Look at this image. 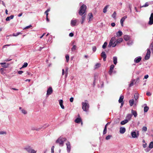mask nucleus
<instances>
[{"label": "nucleus", "mask_w": 153, "mask_h": 153, "mask_svg": "<svg viewBox=\"0 0 153 153\" xmlns=\"http://www.w3.org/2000/svg\"><path fill=\"white\" fill-rule=\"evenodd\" d=\"M86 10V6L84 4H83L80 8V10L79 12V14L80 15H82L85 13Z\"/></svg>", "instance_id": "nucleus-1"}, {"label": "nucleus", "mask_w": 153, "mask_h": 153, "mask_svg": "<svg viewBox=\"0 0 153 153\" xmlns=\"http://www.w3.org/2000/svg\"><path fill=\"white\" fill-rule=\"evenodd\" d=\"M65 138H59L56 141V143H59L60 146H62L63 145L64 141H65Z\"/></svg>", "instance_id": "nucleus-2"}, {"label": "nucleus", "mask_w": 153, "mask_h": 153, "mask_svg": "<svg viewBox=\"0 0 153 153\" xmlns=\"http://www.w3.org/2000/svg\"><path fill=\"white\" fill-rule=\"evenodd\" d=\"M123 41V39L122 38H120L118 39L116 41H114L113 44V47H115L117 44L120 43Z\"/></svg>", "instance_id": "nucleus-3"}, {"label": "nucleus", "mask_w": 153, "mask_h": 153, "mask_svg": "<svg viewBox=\"0 0 153 153\" xmlns=\"http://www.w3.org/2000/svg\"><path fill=\"white\" fill-rule=\"evenodd\" d=\"M116 40V37H112L110 40L109 42V45H108V47H110L112 45L113 46L114 42Z\"/></svg>", "instance_id": "nucleus-4"}, {"label": "nucleus", "mask_w": 153, "mask_h": 153, "mask_svg": "<svg viewBox=\"0 0 153 153\" xmlns=\"http://www.w3.org/2000/svg\"><path fill=\"white\" fill-rule=\"evenodd\" d=\"M53 90L51 87H49L47 91L46 97H48L49 95L53 93Z\"/></svg>", "instance_id": "nucleus-5"}, {"label": "nucleus", "mask_w": 153, "mask_h": 153, "mask_svg": "<svg viewBox=\"0 0 153 153\" xmlns=\"http://www.w3.org/2000/svg\"><path fill=\"white\" fill-rule=\"evenodd\" d=\"M150 53L151 52L150 49H147V52L145 57V59L146 60H148L150 56Z\"/></svg>", "instance_id": "nucleus-6"}, {"label": "nucleus", "mask_w": 153, "mask_h": 153, "mask_svg": "<svg viewBox=\"0 0 153 153\" xmlns=\"http://www.w3.org/2000/svg\"><path fill=\"white\" fill-rule=\"evenodd\" d=\"M124 98V97L123 96L121 95L120 96V98L119 100H118L119 102V103H121V107L124 104V102H123V100Z\"/></svg>", "instance_id": "nucleus-7"}, {"label": "nucleus", "mask_w": 153, "mask_h": 153, "mask_svg": "<svg viewBox=\"0 0 153 153\" xmlns=\"http://www.w3.org/2000/svg\"><path fill=\"white\" fill-rule=\"evenodd\" d=\"M148 24L149 25H152L153 24V13L151 14Z\"/></svg>", "instance_id": "nucleus-8"}, {"label": "nucleus", "mask_w": 153, "mask_h": 153, "mask_svg": "<svg viewBox=\"0 0 153 153\" xmlns=\"http://www.w3.org/2000/svg\"><path fill=\"white\" fill-rule=\"evenodd\" d=\"M66 145L67 146V151L69 152H70L71 149V146L70 142H68L67 143H66Z\"/></svg>", "instance_id": "nucleus-9"}, {"label": "nucleus", "mask_w": 153, "mask_h": 153, "mask_svg": "<svg viewBox=\"0 0 153 153\" xmlns=\"http://www.w3.org/2000/svg\"><path fill=\"white\" fill-rule=\"evenodd\" d=\"M93 14L92 13H90L88 14V19L89 20L88 22H89L90 21H91L93 20Z\"/></svg>", "instance_id": "nucleus-10"}, {"label": "nucleus", "mask_w": 153, "mask_h": 153, "mask_svg": "<svg viewBox=\"0 0 153 153\" xmlns=\"http://www.w3.org/2000/svg\"><path fill=\"white\" fill-rule=\"evenodd\" d=\"M142 58L140 56H138L136 58L134 59V62L136 63H138L141 60Z\"/></svg>", "instance_id": "nucleus-11"}, {"label": "nucleus", "mask_w": 153, "mask_h": 153, "mask_svg": "<svg viewBox=\"0 0 153 153\" xmlns=\"http://www.w3.org/2000/svg\"><path fill=\"white\" fill-rule=\"evenodd\" d=\"M75 122L76 123H79L81 122V124L82 125V122L81 119L80 118H77L75 120Z\"/></svg>", "instance_id": "nucleus-12"}, {"label": "nucleus", "mask_w": 153, "mask_h": 153, "mask_svg": "<svg viewBox=\"0 0 153 153\" xmlns=\"http://www.w3.org/2000/svg\"><path fill=\"white\" fill-rule=\"evenodd\" d=\"M82 109L85 111H86V101L82 102Z\"/></svg>", "instance_id": "nucleus-13"}, {"label": "nucleus", "mask_w": 153, "mask_h": 153, "mask_svg": "<svg viewBox=\"0 0 153 153\" xmlns=\"http://www.w3.org/2000/svg\"><path fill=\"white\" fill-rule=\"evenodd\" d=\"M126 128L124 127H121L120 129V132L121 134H124L126 131Z\"/></svg>", "instance_id": "nucleus-14"}, {"label": "nucleus", "mask_w": 153, "mask_h": 153, "mask_svg": "<svg viewBox=\"0 0 153 153\" xmlns=\"http://www.w3.org/2000/svg\"><path fill=\"white\" fill-rule=\"evenodd\" d=\"M77 21L76 19H75L74 20H72L71 21V25L72 26H75L76 25V23Z\"/></svg>", "instance_id": "nucleus-15"}, {"label": "nucleus", "mask_w": 153, "mask_h": 153, "mask_svg": "<svg viewBox=\"0 0 153 153\" xmlns=\"http://www.w3.org/2000/svg\"><path fill=\"white\" fill-rule=\"evenodd\" d=\"M114 67V65H111L110 66V69L109 72V73L110 75L111 74Z\"/></svg>", "instance_id": "nucleus-16"}, {"label": "nucleus", "mask_w": 153, "mask_h": 153, "mask_svg": "<svg viewBox=\"0 0 153 153\" xmlns=\"http://www.w3.org/2000/svg\"><path fill=\"white\" fill-rule=\"evenodd\" d=\"M59 105H60L61 108L64 109L65 108L64 106L63 105V101L62 100H59Z\"/></svg>", "instance_id": "nucleus-17"}, {"label": "nucleus", "mask_w": 153, "mask_h": 153, "mask_svg": "<svg viewBox=\"0 0 153 153\" xmlns=\"http://www.w3.org/2000/svg\"><path fill=\"white\" fill-rule=\"evenodd\" d=\"M0 64L2 65V66L4 68H6L8 67V64H6L5 62H1L0 63Z\"/></svg>", "instance_id": "nucleus-18"}, {"label": "nucleus", "mask_w": 153, "mask_h": 153, "mask_svg": "<svg viewBox=\"0 0 153 153\" xmlns=\"http://www.w3.org/2000/svg\"><path fill=\"white\" fill-rule=\"evenodd\" d=\"M131 112L132 115H134V117H136L137 116V111H136L132 109Z\"/></svg>", "instance_id": "nucleus-19"}, {"label": "nucleus", "mask_w": 153, "mask_h": 153, "mask_svg": "<svg viewBox=\"0 0 153 153\" xmlns=\"http://www.w3.org/2000/svg\"><path fill=\"white\" fill-rule=\"evenodd\" d=\"M131 136L133 138H137V136L136 135V133L135 131H133L131 133Z\"/></svg>", "instance_id": "nucleus-20"}, {"label": "nucleus", "mask_w": 153, "mask_h": 153, "mask_svg": "<svg viewBox=\"0 0 153 153\" xmlns=\"http://www.w3.org/2000/svg\"><path fill=\"white\" fill-rule=\"evenodd\" d=\"M132 114H128L127 115L126 118V119L128 120V121L130 120L132 117Z\"/></svg>", "instance_id": "nucleus-21"}, {"label": "nucleus", "mask_w": 153, "mask_h": 153, "mask_svg": "<svg viewBox=\"0 0 153 153\" xmlns=\"http://www.w3.org/2000/svg\"><path fill=\"white\" fill-rule=\"evenodd\" d=\"M114 64L116 65L117 63V57L116 56H114L113 57Z\"/></svg>", "instance_id": "nucleus-22"}, {"label": "nucleus", "mask_w": 153, "mask_h": 153, "mask_svg": "<svg viewBox=\"0 0 153 153\" xmlns=\"http://www.w3.org/2000/svg\"><path fill=\"white\" fill-rule=\"evenodd\" d=\"M13 17L14 16L12 15L10 16L7 17L6 19V21H9L10 20V19H13Z\"/></svg>", "instance_id": "nucleus-23"}, {"label": "nucleus", "mask_w": 153, "mask_h": 153, "mask_svg": "<svg viewBox=\"0 0 153 153\" xmlns=\"http://www.w3.org/2000/svg\"><path fill=\"white\" fill-rule=\"evenodd\" d=\"M128 122V120L126 119L122 121L120 123V124L121 125H124L127 123Z\"/></svg>", "instance_id": "nucleus-24"}, {"label": "nucleus", "mask_w": 153, "mask_h": 153, "mask_svg": "<svg viewBox=\"0 0 153 153\" xmlns=\"http://www.w3.org/2000/svg\"><path fill=\"white\" fill-rule=\"evenodd\" d=\"M122 32L121 31H119L116 33L117 36L120 37L122 35Z\"/></svg>", "instance_id": "nucleus-25"}, {"label": "nucleus", "mask_w": 153, "mask_h": 153, "mask_svg": "<svg viewBox=\"0 0 153 153\" xmlns=\"http://www.w3.org/2000/svg\"><path fill=\"white\" fill-rule=\"evenodd\" d=\"M25 149L28 152L30 153L32 149L30 146H28L25 148Z\"/></svg>", "instance_id": "nucleus-26"}, {"label": "nucleus", "mask_w": 153, "mask_h": 153, "mask_svg": "<svg viewBox=\"0 0 153 153\" xmlns=\"http://www.w3.org/2000/svg\"><path fill=\"white\" fill-rule=\"evenodd\" d=\"M129 103L130 105L131 106H132L134 104V100L133 99L131 100H129Z\"/></svg>", "instance_id": "nucleus-27"}, {"label": "nucleus", "mask_w": 153, "mask_h": 153, "mask_svg": "<svg viewBox=\"0 0 153 153\" xmlns=\"http://www.w3.org/2000/svg\"><path fill=\"white\" fill-rule=\"evenodd\" d=\"M109 6V5H107L106 6L104 7V8L103 9V12L104 13H105L107 12V9L108 8V7Z\"/></svg>", "instance_id": "nucleus-28"}, {"label": "nucleus", "mask_w": 153, "mask_h": 153, "mask_svg": "<svg viewBox=\"0 0 153 153\" xmlns=\"http://www.w3.org/2000/svg\"><path fill=\"white\" fill-rule=\"evenodd\" d=\"M124 40L126 41L128 40L129 39V37L127 35H125L123 37Z\"/></svg>", "instance_id": "nucleus-29"}, {"label": "nucleus", "mask_w": 153, "mask_h": 153, "mask_svg": "<svg viewBox=\"0 0 153 153\" xmlns=\"http://www.w3.org/2000/svg\"><path fill=\"white\" fill-rule=\"evenodd\" d=\"M139 97V94L137 93H135L134 94V98L135 100H137Z\"/></svg>", "instance_id": "nucleus-30"}, {"label": "nucleus", "mask_w": 153, "mask_h": 153, "mask_svg": "<svg viewBox=\"0 0 153 153\" xmlns=\"http://www.w3.org/2000/svg\"><path fill=\"white\" fill-rule=\"evenodd\" d=\"M101 56L102 58L106 57V55L105 54V52L104 51H102L101 53Z\"/></svg>", "instance_id": "nucleus-31"}, {"label": "nucleus", "mask_w": 153, "mask_h": 153, "mask_svg": "<svg viewBox=\"0 0 153 153\" xmlns=\"http://www.w3.org/2000/svg\"><path fill=\"white\" fill-rule=\"evenodd\" d=\"M149 148L150 149H152L153 148V142H151L149 145Z\"/></svg>", "instance_id": "nucleus-32"}, {"label": "nucleus", "mask_w": 153, "mask_h": 153, "mask_svg": "<svg viewBox=\"0 0 153 153\" xmlns=\"http://www.w3.org/2000/svg\"><path fill=\"white\" fill-rule=\"evenodd\" d=\"M149 109V108L148 106H146L144 108V112H147Z\"/></svg>", "instance_id": "nucleus-33"}, {"label": "nucleus", "mask_w": 153, "mask_h": 153, "mask_svg": "<svg viewBox=\"0 0 153 153\" xmlns=\"http://www.w3.org/2000/svg\"><path fill=\"white\" fill-rule=\"evenodd\" d=\"M85 14L82 17V21L81 22L82 24H83L85 20Z\"/></svg>", "instance_id": "nucleus-34"}, {"label": "nucleus", "mask_w": 153, "mask_h": 153, "mask_svg": "<svg viewBox=\"0 0 153 153\" xmlns=\"http://www.w3.org/2000/svg\"><path fill=\"white\" fill-rule=\"evenodd\" d=\"M76 46L75 45H74L73 46V47H72V48H71V51H75L76 50Z\"/></svg>", "instance_id": "nucleus-35"}, {"label": "nucleus", "mask_w": 153, "mask_h": 153, "mask_svg": "<svg viewBox=\"0 0 153 153\" xmlns=\"http://www.w3.org/2000/svg\"><path fill=\"white\" fill-rule=\"evenodd\" d=\"M149 5V4L148 2H146L145 4L142 6L141 7H148Z\"/></svg>", "instance_id": "nucleus-36"}, {"label": "nucleus", "mask_w": 153, "mask_h": 153, "mask_svg": "<svg viewBox=\"0 0 153 153\" xmlns=\"http://www.w3.org/2000/svg\"><path fill=\"white\" fill-rule=\"evenodd\" d=\"M107 45V43L106 42H105L102 46V48L103 49L106 48V46Z\"/></svg>", "instance_id": "nucleus-37"}, {"label": "nucleus", "mask_w": 153, "mask_h": 153, "mask_svg": "<svg viewBox=\"0 0 153 153\" xmlns=\"http://www.w3.org/2000/svg\"><path fill=\"white\" fill-rule=\"evenodd\" d=\"M107 128H106V127H105L103 132V134H105L107 133Z\"/></svg>", "instance_id": "nucleus-38"}, {"label": "nucleus", "mask_w": 153, "mask_h": 153, "mask_svg": "<svg viewBox=\"0 0 153 153\" xmlns=\"http://www.w3.org/2000/svg\"><path fill=\"white\" fill-rule=\"evenodd\" d=\"M116 14H117V13H116V11L114 12L113 13L112 15V17L114 19H115Z\"/></svg>", "instance_id": "nucleus-39"}, {"label": "nucleus", "mask_w": 153, "mask_h": 153, "mask_svg": "<svg viewBox=\"0 0 153 153\" xmlns=\"http://www.w3.org/2000/svg\"><path fill=\"white\" fill-rule=\"evenodd\" d=\"M126 18H127V16H124L123 17H122L121 18V19L120 20V21L122 22H124V21H125V20Z\"/></svg>", "instance_id": "nucleus-40"}, {"label": "nucleus", "mask_w": 153, "mask_h": 153, "mask_svg": "<svg viewBox=\"0 0 153 153\" xmlns=\"http://www.w3.org/2000/svg\"><path fill=\"white\" fill-rule=\"evenodd\" d=\"M135 80H133L131 82L130 84H129V86L131 87L132 86L134 85V83L135 82Z\"/></svg>", "instance_id": "nucleus-41"}, {"label": "nucleus", "mask_w": 153, "mask_h": 153, "mask_svg": "<svg viewBox=\"0 0 153 153\" xmlns=\"http://www.w3.org/2000/svg\"><path fill=\"white\" fill-rule=\"evenodd\" d=\"M65 58L66 59V61L68 62L69 61V57L68 55H66L65 56Z\"/></svg>", "instance_id": "nucleus-42"}, {"label": "nucleus", "mask_w": 153, "mask_h": 153, "mask_svg": "<svg viewBox=\"0 0 153 153\" xmlns=\"http://www.w3.org/2000/svg\"><path fill=\"white\" fill-rule=\"evenodd\" d=\"M100 65V63H97L95 65V68H99Z\"/></svg>", "instance_id": "nucleus-43"}, {"label": "nucleus", "mask_w": 153, "mask_h": 153, "mask_svg": "<svg viewBox=\"0 0 153 153\" xmlns=\"http://www.w3.org/2000/svg\"><path fill=\"white\" fill-rule=\"evenodd\" d=\"M42 128H32V130H36L37 131H39L40 129H41Z\"/></svg>", "instance_id": "nucleus-44"}, {"label": "nucleus", "mask_w": 153, "mask_h": 153, "mask_svg": "<svg viewBox=\"0 0 153 153\" xmlns=\"http://www.w3.org/2000/svg\"><path fill=\"white\" fill-rule=\"evenodd\" d=\"M112 136L111 135H109L106 137L105 139L106 140H108Z\"/></svg>", "instance_id": "nucleus-45"}, {"label": "nucleus", "mask_w": 153, "mask_h": 153, "mask_svg": "<svg viewBox=\"0 0 153 153\" xmlns=\"http://www.w3.org/2000/svg\"><path fill=\"white\" fill-rule=\"evenodd\" d=\"M28 65V64L27 62H25L22 66V68H25Z\"/></svg>", "instance_id": "nucleus-46"}, {"label": "nucleus", "mask_w": 153, "mask_h": 153, "mask_svg": "<svg viewBox=\"0 0 153 153\" xmlns=\"http://www.w3.org/2000/svg\"><path fill=\"white\" fill-rule=\"evenodd\" d=\"M21 111L22 113L25 114H26L27 113V112L24 109H22Z\"/></svg>", "instance_id": "nucleus-47"}, {"label": "nucleus", "mask_w": 153, "mask_h": 153, "mask_svg": "<svg viewBox=\"0 0 153 153\" xmlns=\"http://www.w3.org/2000/svg\"><path fill=\"white\" fill-rule=\"evenodd\" d=\"M21 34V33L20 32H18L17 33H16V34L14 33L13 34V36H18V35H19V34Z\"/></svg>", "instance_id": "nucleus-48"}, {"label": "nucleus", "mask_w": 153, "mask_h": 153, "mask_svg": "<svg viewBox=\"0 0 153 153\" xmlns=\"http://www.w3.org/2000/svg\"><path fill=\"white\" fill-rule=\"evenodd\" d=\"M54 146H53L51 147V153H54Z\"/></svg>", "instance_id": "nucleus-49"}, {"label": "nucleus", "mask_w": 153, "mask_h": 153, "mask_svg": "<svg viewBox=\"0 0 153 153\" xmlns=\"http://www.w3.org/2000/svg\"><path fill=\"white\" fill-rule=\"evenodd\" d=\"M142 130H143V131H146L147 130V128L146 126H144L143 127Z\"/></svg>", "instance_id": "nucleus-50"}, {"label": "nucleus", "mask_w": 153, "mask_h": 153, "mask_svg": "<svg viewBox=\"0 0 153 153\" xmlns=\"http://www.w3.org/2000/svg\"><path fill=\"white\" fill-rule=\"evenodd\" d=\"M36 151H35L34 150L32 149L31 150L30 153H36Z\"/></svg>", "instance_id": "nucleus-51"}, {"label": "nucleus", "mask_w": 153, "mask_h": 153, "mask_svg": "<svg viewBox=\"0 0 153 153\" xmlns=\"http://www.w3.org/2000/svg\"><path fill=\"white\" fill-rule=\"evenodd\" d=\"M74 34L72 33H71L69 34V36L71 37H73L74 36Z\"/></svg>", "instance_id": "nucleus-52"}, {"label": "nucleus", "mask_w": 153, "mask_h": 153, "mask_svg": "<svg viewBox=\"0 0 153 153\" xmlns=\"http://www.w3.org/2000/svg\"><path fill=\"white\" fill-rule=\"evenodd\" d=\"M92 50L94 52H95L96 50V48L95 46H94L92 48Z\"/></svg>", "instance_id": "nucleus-53"}, {"label": "nucleus", "mask_w": 153, "mask_h": 153, "mask_svg": "<svg viewBox=\"0 0 153 153\" xmlns=\"http://www.w3.org/2000/svg\"><path fill=\"white\" fill-rule=\"evenodd\" d=\"M48 13H47L46 14V21L48 22L49 21V19H48Z\"/></svg>", "instance_id": "nucleus-54"}, {"label": "nucleus", "mask_w": 153, "mask_h": 153, "mask_svg": "<svg viewBox=\"0 0 153 153\" xmlns=\"http://www.w3.org/2000/svg\"><path fill=\"white\" fill-rule=\"evenodd\" d=\"M6 134V132L3 131H0V134Z\"/></svg>", "instance_id": "nucleus-55"}, {"label": "nucleus", "mask_w": 153, "mask_h": 153, "mask_svg": "<svg viewBox=\"0 0 153 153\" xmlns=\"http://www.w3.org/2000/svg\"><path fill=\"white\" fill-rule=\"evenodd\" d=\"M128 8L130 10V13H131V5H129V7H128Z\"/></svg>", "instance_id": "nucleus-56"}, {"label": "nucleus", "mask_w": 153, "mask_h": 153, "mask_svg": "<svg viewBox=\"0 0 153 153\" xmlns=\"http://www.w3.org/2000/svg\"><path fill=\"white\" fill-rule=\"evenodd\" d=\"M147 146L146 143H145V144H143V146L144 148H145Z\"/></svg>", "instance_id": "nucleus-57"}, {"label": "nucleus", "mask_w": 153, "mask_h": 153, "mask_svg": "<svg viewBox=\"0 0 153 153\" xmlns=\"http://www.w3.org/2000/svg\"><path fill=\"white\" fill-rule=\"evenodd\" d=\"M23 72V71H18V73L19 74H22Z\"/></svg>", "instance_id": "nucleus-58"}, {"label": "nucleus", "mask_w": 153, "mask_h": 153, "mask_svg": "<svg viewBox=\"0 0 153 153\" xmlns=\"http://www.w3.org/2000/svg\"><path fill=\"white\" fill-rule=\"evenodd\" d=\"M74 98L72 97H71L70 99V101L71 102H72L73 101Z\"/></svg>", "instance_id": "nucleus-59"}, {"label": "nucleus", "mask_w": 153, "mask_h": 153, "mask_svg": "<svg viewBox=\"0 0 153 153\" xmlns=\"http://www.w3.org/2000/svg\"><path fill=\"white\" fill-rule=\"evenodd\" d=\"M32 27V26L31 25H30L29 26H27L25 28V29H28L29 28H30V27Z\"/></svg>", "instance_id": "nucleus-60"}, {"label": "nucleus", "mask_w": 153, "mask_h": 153, "mask_svg": "<svg viewBox=\"0 0 153 153\" xmlns=\"http://www.w3.org/2000/svg\"><path fill=\"white\" fill-rule=\"evenodd\" d=\"M146 94L148 96H150L151 95V94L149 92H147Z\"/></svg>", "instance_id": "nucleus-61"}, {"label": "nucleus", "mask_w": 153, "mask_h": 153, "mask_svg": "<svg viewBox=\"0 0 153 153\" xmlns=\"http://www.w3.org/2000/svg\"><path fill=\"white\" fill-rule=\"evenodd\" d=\"M50 10L49 9H47L45 12V13L46 14L47 13H48L49 12Z\"/></svg>", "instance_id": "nucleus-62"}, {"label": "nucleus", "mask_w": 153, "mask_h": 153, "mask_svg": "<svg viewBox=\"0 0 153 153\" xmlns=\"http://www.w3.org/2000/svg\"><path fill=\"white\" fill-rule=\"evenodd\" d=\"M111 25L112 27H114L115 26V24L113 22L111 23Z\"/></svg>", "instance_id": "nucleus-63"}, {"label": "nucleus", "mask_w": 153, "mask_h": 153, "mask_svg": "<svg viewBox=\"0 0 153 153\" xmlns=\"http://www.w3.org/2000/svg\"><path fill=\"white\" fill-rule=\"evenodd\" d=\"M149 77V76L148 75H146L145 76H144V78L146 79H147Z\"/></svg>", "instance_id": "nucleus-64"}]
</instances>
